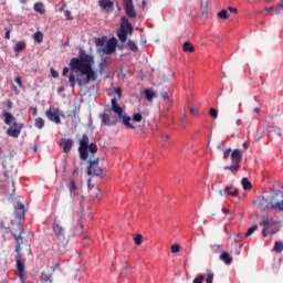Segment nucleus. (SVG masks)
<instances>
[{"mask_svg":"<svg viewBox=\"0 0 283 283\" xmlns=\"http://www.w3.org/2000/svg\"><path fill=\"white\" fill-rule=\"evenodd\" d=\"M94 59L90 55H81L73 57L70 62L69 84L70 87H75L76 83L80 87L97 81L98 75L92 69Z\"/></svg>","mask_w":283,"mask_h":283,"instance_id":"obj_1","label":"nucleus"},{"mask_svg":"<svg viewBox=\"0 0 283 283\" xmlns=\"http://www.w3.org/2000/svg\"><path fill=\"white\" fill-rule=\"evenodd\" d=\"M88 151L92 155L96 154V151H98V146L95 143L90 144V137L84 134L80 139L78 147L81 160H87V157L90 156Z\"/></svg>","mask_w":283,"mask_h":283,"instance_id":"obj_2","label":"nucleus"},{"mask_svg":"<svg viewBox=\"0 0 283 283\" xmlns=\"http://www.w3.org/2000/svg\"><path fill=\"white\" fill-rule=\"evenodd\" d=\"M111 104H112L111 112H114L115 114H117L123 125H125V127H127L128 129H136V126L132 124V117L123 114V108L120 107V105H118V101L115 97L112 98Z\"/></svg>","mask_w":283,"mask_h":283,"instance_id":"obj_3","label":"nucleus"},{"mask_svg":"<svg viewBox=\"0 0 283 283\" xmlns=\"http://www.w3.org/2000/svg\"><path fill=\"white\" fill-rule=\"evenodd\" d=\"M269 196L270 209H274L275 211H283V191L271 189L269 191Z\"/></svg>","mask_w":283,"mask_h":283,"instance_id":"obj_4","label":"nucleus"},{"mask_svg":"<svg viewBox=\"0 0 283 283\" xmlns=\"http://www.w3.org/2000/svg\"><path fill=\"white\" fill-rule=\"evenodd\" d=\"M127 34H134V27H132V23H129V20L126 17H123L119 31L117 32V36L122 43L127 41Z\"/></svg>","mask_w":283,"mask_h":283,"instance_id":"obj_5","label":"nucleus"},{"mask_svg":"<svg viewBox=\"0 0 283 283\" xmlns=\"http://www.w3.org/2000/svg\"><path fill=\"white\" fill-rule=\"evenodd\" d=\"M52 231L54 233V241L56 244H65V242H67V239H65V228L61 224V221H53Z\"/></svg>","mask_w":283,"mask_h":283,"instance_id":"obj_6","label":"nucleus"},{"mask_svg":"<svg viewBox=\"0 0 283 283\" xmlns=\"http://www.w3.org/2000/svg\"><path fill=\"white\" fill-rule=\"evenodd\" d=\"M14 240H15V253H21V244H23V227L21 223L15 224L14 228L10 229Z\"/></svg>","mask_w":283,"mask_h":283,"instance_id":"obj_7","label":"nucleus"},{"mask_svg":"<svg viewBox=\"0 0 283 283\" xmlns=\"http://www.w3.org/2000/svg\"><path fill=\"white\" fill-rule=\"evenodd\" d=\"M15 266L18 269L21 282L25 283V281L28 280V276H25V260L21 258V252L17 253L15 255Z\"/></svg>","mask_w":283,"mask_h":283,"instance_id":"obj_8","label":"nucleus"},{"mask_svg":"<svg viewBox=\"0 0 283 283\" xmlns=\"http://www.w3.org/2000/svg\"><path fill=\"white\" fill-rule=\"evenodd\" d=\"M98 158L94 160L91 159L88 161L87 176H97L98 178H103V168L98 167Z\"/></svg>","mask_w":283,"mask_h":283,"instance_id":"obj_9","label":"nucleus"},{"mask_svg":"<svg viewBox=\"0 0 283 283\" xmlns=\"http://www.w3.org/2000/svg\"><path fill=\"white\" fill-rule=\"evenodd\" d=\"M255 207H259L262 211L264 209H271V199L269 191L263 192L261 196L256 197V200H254Z\"/></svg>","mask_w":283,"mask_h":283,"instance_id":"obj_10","label":"nucleus"},{"mask_svg":"<svg viewBox=\"0 0 283 283\" xmlns=\"http://www.w3.org/2000/svg\"><path fill=\"white\" fill-rule=\"evenodd\" d=\"M124 10L129 19H136V8L134 7V0H122Z\"/></svg>","mask_w":283,"mask_h":283,"instance_id":"obj_11","label":"nucleus"},{"mask_svg":"<svg viewBox=\"0 0 283 283\" xmlns=\"http://www.w3.org/2000/svg\"><path fill=\"white\" fill-rule=\"evenodd\" d=\"M116 45H118V40H116V38H111L106 42V45L102 52H104V54H114V52H116Z\"/></svg>","mask_w":283,"mask_h":283,"instance_id":"obj_12","label":"nucleus"},{"mask_svg":"<svg viewBox=\"0 0 283 283\" xmlns=\"http://www.w3.org/2000/svg\"><path fill=\"white\" fill-rule=\"evenodd\" d=\"M45 116L49 118V120H52V123H55L56 125H61V117L59 116V109H55L52 112V108H49L45 112Z\"/></svg>","mask_w":283,"mask_h":283,"instance_id":"obj_13","label":"nucleus"},{"mask_svg":"<svg viewBox=\"0 0 283 283\" xmlns=\"http://www.w3.org/2000/svg\"><path fill=\"white\" fill-rule=\"evenodd\" d=\"M98 6L105 10V12H114V1L112 0H98Z\"/></svg>","mask_w":283,"mask_h":283,"instance_id":"obj_14","label":"nucleus"},{"mask_svg":"<svg viewBox=\"0 0 283 283\" xmlns=\"http://www.w3.org/2000/svg\"><path fill=\"white\" fill-rule=\"evenodd\" d=\"M60 146L63 148L64 154H70V151H72V148L74 147V140L71 138L63 139Z\"/></svg>","mask_w":283,"mask_h":283,"instance_id":"obj_15","label":"nucleus"},{"mask_svg":"<svg viewBox=\"0 0 283 283\" xmlns=\"http://www.w3.org/2000/svg\"><path fill=\"white\" fill-rule=\"evenodd\" d=\"M15 216L19 218V220H23L25 218V206L21 202H17L15 207Z\"/></svg>","mask_w":283,"mask_h":283,"instance_id":"obj_16","label":"nucleus"},{"mask_svg":"<svg viewBox=\"0 0 283 283\" xmlns=\"http://www.w3.org/2000/svg\"><path fill=\"white\" fill-rule=\"evenodd\" d=\"M231 163L237 165H240V163H242V150L234 149L231 153Z\"/></svg>","mask_w":283,"mask_h":283,"instance_id":"obj_17","label":"nucleus"},{"mask_svg":"<svg viewBox=\"0 0 283 283\" xmlns=\"http://www.w3.org/2000/svg\"><path fill=\"white\" fill-rule=\"evenodd\" d=\"M259 224L269 231V229L275 224V221H273V219L265 218Z\"/></svg>","mask_w":283,"mask_h":283,"instance_id":"obj_18","label":"nucleus"},{"mask_svg":"<svg viewBox=\"0 0 283 283\" xmlns=\"http://www.w3.org/2000/svg\"><path fill=\"white\" fill-rule=\"evenodd\" d=\"M7 134L12 138H19V136L21 135V127L20 126L18 128L10 127L7 130Z\"/></svg>","mask_w":283,"mask_h":283,"instance_id":"obj_19","label":"nucleus"},{"mask_svg":"<svg viewBox=\"0 0 283 283\" xmlns=\"http://www.w3.org/2000/svg\"><path fill=\"white\" fill-rule=\"evenodd\" d=\"M226 193H228V196H233L234 198L238 197V195L240 193V190H238V188L233 187V186H227L224 188Z\"/></svg>","mask_w":283,"mask_h":283,"instance_id":"obj_20","label":"nucleus"},{"mask_svg":"<svg viewBox=\"0 0 283 283\" xmlns=\"http://www.w3.org/2000/svg\"><path fill=\"white\" fill-rule=\"evenodd\" d=\"M71 196H78V186H76V180L71 179V185L69 186Z\"/></svg>","mask_w":283,"mask_h":283,"instance_id":"obj_21","label":"nucleus"},{"mask_svg":"<svg viewBox=\"0 0 283 283\" xmlns=\"http://www.w3.org/2000/svg\"><path fill=\"white\" fill-rule=\"evenodd\" d=\"M6 191L7 193H9L10 197L14 196V191H17V187L14 186L13 180L7 182Z\"/></svg>","mask_w":283,"mask_h":283,"instance_id":"obj_22","label":"nucleus"},{"mask_svg":"<svg viewBox=\"0 0 283 283\" xmlns=\"http://www.w3.org/2000/svg\"><path fill=\"white\" fill-rule=\"evenodd\" d=\"M144 94H145V98L148 99L150 103L151 101H154V98H156L158 95L156 94V92L149 90V88H146L144 91Z\"/></svg>","mask_w":283,"mask_h":283,"instance_id":"obj_23","label":"nucleus"},{"mask_svg":"<svg viewBox=\"0 0 283 283\" xmlns=\"http://www.w3.org/2000/svg\"><path fill=\"white\" fill-rule=\"evenodd\" d=\"M2 116H4V123L6 125H12V123L15 120L12 113L3 112Z\"/></svg>","mask_w":283,"mask_h":283,"instance_id":"obj_24","label":"nucleus"},{"mask_svg":"<svg viewBox=\"0 0 283 283\" xmlns=\"http://www.w3.org/2000/svg\"><path fill=\"white\" fill-rule=\"evenodd\" d=\"M241 185L243 187V189L245 191H249L251 189H253V185H251V181H249V179L247 177H244L242 180H241Z\"/></svg>","mask_w":283,"mask_h":283,"instance_id":"obj_25","label":"nucleus"},{"mask_svg":"<svg viewBox=\"0 0 283 283\" xmlns=\"http://www.w3.org/2000/svg\"><path fill=\"white\" fill-rule=\"evenodd\" d=\"M220 260L222 262H226V264H231V262H233V259L230 258L229 252H222L220 255Z\"/></svg>","mask_w":283,"mask_h":283,"instance_id":"obj_26","label":"nucleus"},{"mask_svg":"<svg viewBox=\"0 0 283 283\" xmlns=\"http://www.w3.org/2000/svg\"><path fill=\"white\" fill-rule=\"evenodd\" d=\"M40 280L43 283H52V274H46L45 272H41Z\"/></svg>","mask_w":283,"mask_h":283,"instance_id":"obj_27","label":"nucleus"},{"mask_svg":"<svg viewBox=\"0 0 283 283\" xmlns=\"http://www.w3.org/2000/svg\"><path fill=\"white\" fill-rule=\"evenodd\" d=\"M35 12H39V14H45V7L42 4V2H36L34 4Z\"/></svg>","mask_w":283,"mask_h":283,"instance_id":"obj_28","label":"nucleus"},{"mask_svg":"<svg viewBox=\"0 0 283 283\" xmlns=\"http://www.w3.org/2000/svg\"><path fill=\"white\" fill-rule=\"evenodd\" d=\"M102 118V123L104 125H106L107 127L112 126V119L109 118V115H107L106 113L101 115Z\"/></svg>","mask_w":283,"mask_h":283,"instance_id":"obj_29","label":"nucleus"},{"mask_svg":"<svg viewBox=\"0 0 283 283\" xmlns=\"http://www.w3.org/2000/svg\"><path fill=\"white\" fill-rule=\"evenodd\" d=\"M182 49L184 52H196V48H193V44H191V42H185Z\"/></svg>","mask_w":283,"mask_h":283,"instance_id":"obj_30","label":"nucleus"},{"mask_svg":"<svg viewBox=\"0 0 283 283\" xmlns=\"http://www.w3.org/2000/svg\"><path fill=\"white\" fill-rule=\"evenodd\" d=\"M35 127L38 129H43V127H45V119L42 117L35 118Z\"/></svg>","mask_w":283,"mask_h":283,"instance_id":"obj_31","label":"nucleus"},{"mask_svg":"<svg viewBox=\"0 0 283 283\" xmlns=\"http://www.w3.org/2000/svg\"><path fill=\"white\" fill-rule=\"evenodd\" d=\"M224 170L226 171H231L232 174L234 171H239L240 170V164H232V166H226Z\"/></svg>","mask_w":283,"mask_h":283,"instance_id":"obj_32","label":"nucleus"},{"mask_svg":"<svg viewBox=\"0 0 283 283\" xmlns=\"http://www.w3.org/2000/svg\"><path fill=\"white\" fill-rule=\"evenodd\" d=\"M127 48H128L132 52H138V45H136V42H134V40H128V41H127Z\"/></svg>","mask_w":283,"mask_h":283,"instance_id":"obj_33","label":"nucleus"},{"mask_svg":"<svg viewBox=\"0 0 283 283\" xmlns=\"http://www.w3.org/2000/svg\"><path fill=\"white\" fill-rule=\"evenodd\" d=\"M25 48H27L25 42L20 41L15 44L14 52H23V50H25Z\"/></svg>","mask_w":283,"mask_h":283,"instance_id":"obj_34","label":"nucleus"},{"mask_svg":"<svg viewBox=\"0 0 283 283\" xmlns=\"http://www.w3.org/2000/svg\"><path fill=\"white\" fill-rule=\"evenodd\" d=\"M274 251H275V253H282V251H283V241H276L274 243Z\"/></svg>","mask_w":283,"mask_h":283,"instance_id":"obj_35","label":"nucleus"},{"mask_svg":"<svg viewBox=\"0 0 283 283\" xmlns=\"http://www.w3.org/2000/svg\"><path fill=\"white\" fill-rule=\"evenodd\" d=\"M33 39L36 43H43V33L41 31L35 32Z\"/></svg>","mask_w":283,"mask_h":283,"instance_id":"obj_36","label":"nucleus"},{"mask_svg":"<svg viewBox=\"0 0 283 283\" xmlns=\"http://www.w3.org/2000/svg\"><path fill=\"white\" fill-rule=\"evenodd\" d=\"M143 120V114L137 113L133 115V118H130V123H140Z\"/></svg>","mask_w":283,"mask_h":283,"instance_id":"obj_37","label":"nucleus"},{"mask_svg":"<svg viewBox=\"0 0 283 283\" xmlns=\"http://www.w3.org/2000/svg\"><path fill=\"white\" fill-rule=\"evenodd\" d=\"M258 231V224L252 226L251 228L248 229L245 233V238H249V235H253Z\"/></svg>","mask_w":283,"mask_h":283,"instance_id":"obj_38","label":"nucleus"},{"mask_svg":"<svg viewBox=\"0 0 283 283\" xmlns=\"http://www.w3.org/2000/svg\"><path fill=\"white\" fill-rule=\"evenodd\" d=\"M219 19H229V12L227 10H221L218 12Z\"/></svg>","mask_w":283,"mask_h":283,"instance_id":"obj_39","label":"nucleus"},{"mask_svg":"<svg viewBox=\"0 0 283 283\" xmlns=\"http://www.w3.org/2000/svg\"><path fill=\"white\" fill-rule=\"evenodd\" d=\"M134 240L135 244H137V247H140V244H143V234H137Z\"/></svg>","mask_w":283,"mask_h":283,"instance_id":"obj_40","label":"nucleus"},{"mask_svg":"<svg viewBox=\"0 0 283 283\" xmlns=\"http://www.w3.org/2000/svg\"><path fill=\"white\" fill-rule=\"evenodd\" d=\"M233 150H231V148H228L223 151V160H229V156H231V153Z\"/></svg>","mask_w":283,"mask_h":283,"instance_id":"obj_41","label":"nucleus"},{"mask_svg":"<svg viewBox=\"0 0 283 283\" xmlns=\"http://www.w3.org/2000/svg\"><path fill=\"white\" fill-rule=\"evenodd\" d=\"M11 125H12L11 127L13 129H19V127H20V132H21V129H23V124L15 123V119L13 120V123Z\"/></svg>","mask_w":283,"mask_h":283,"instance_id":"obj_42","label":"nucleus"},{"mask_svg":"<svg viewBox=\"0 0 283 283\" xmlns=\"http://www.w3.org/2000/svg\"><path fill=\"white\" fill-rule=\"evenodd\" d=\"M205 282V275H199L198 277H196L192 283H202Z\"/></svg>","mask_w":283,"mask_h":283,"instance_id":"obj_43","label":"nucleus"},{"mask_svg":"<svg viewBox=\"0 0 283 283\" xmlns=\"http://www.w3.org/2000/svg\"><path fill=\"white\" fill-rule=\"evenodd\" d=\"M207 283H213V272H209L206 279Z\"/></svg>","mask_w":283,"mask_h":283,"instance_id":"obj_44","label":"nucleus"},{"mask_svg":"<svg viewBox=\"0 0 283 283\" xmlns=\"http://www.w3.org/2000/svg\"><path fill=\"white\" fill-rule=\"evenodd\" d=\"M209 114H210V116H212V118H218V109L210 108Z\"/></svg>","mask_w":283,"mask_h":283,"instance_id":"obj_45","label":"nucleus"},{"mask_svg":"<svg viewBox=\"0 0 283 283\" xmlns=\"http://www.w3.org/2000/svg\"><path fill=\"white\" fill-rule=\"evenodd\" d=\"M179 251H180V245L179 244L171 245V253H178Z\"/></svg>","mask_w":283,"mask_h":283,"instance_id":"obj_46","label":"nucleus"},{"mask_svg":"<svg viewBox=\"0 0 283 283\" xmlns=\"http://www.w3.org/2000/svg\"><path fill=\"white\" fill-rule=\"evenodd\" d=\"M64 15L66 17L67 21H72L73 17H72V12L70 10H65Z\"/></svg>","mask_w":283,"mask_h":283,"instance_id":"obj_47","label":"nucleus"},{"mask_svg":"<svg viewBox=\"0 0 283 283\" xmlns=\"http://www.w3.org/2000/svg\"><path fill=\"white\" fill-rule=\"evenodd\" d=\"M14 82L17 83V85H19V87H23V82L21 81V77H15Z\"/></svg>","mask_w":283,"mask_h":283,"instance_id":"obj_48","label":"nucleus"},{"mask_svg":"<svg viewBox=\"0 0 283 283\" xmlns=\"http://www.w3.org/2000/svg\"><path fill=\"white\" fill-rule=\"evenodd\" d=\"M211 249L212 251H216V249H219L220 253H222V245L214 244V245H211Z\"/></svg>","mask_w":283,"mask_h":283,"instance_id":"obj_49","label":"nucleus"},{"mask_svg":"<svg viewBox=\"0 0 283 283\" xmlns=\"http://www.w3.org/2000/svg\"><path fill=\"white\" fill-rule=\"evenodd\" d=\"M51 76H53V78H59V72H56L54 69H51Z\"/></svg>","mask_w":283,"mask_h":283,"instance_id":"obj_50","label":"nucleus"},{"mask_svg":"<svg viewBox=\"0 0 283 283\" xmlns=\"http://www.w3.org/2000/svg\"><path fill=\"white\" fill-rule=\"evenodd\" d=\"M115 94L120 98V96H123V90H120V87L115 88Z\"/></svg>","mask_w":283,"mask_h":283,"instance_id":"obj_51","label":"nucleus"},{"mask_svg":"<svg viewBox=\"0 0 283 283\" xmlns=\"http://www.w3.org/2000/svg\"><path fill=\"white\" fill-rule=\"evenodd\" d=\"M67 74H70V67L65 66L62 71V75L67 76Z\"/></svg>","mask_w":283,"mask_h":283,"instance_id":"obj_52","label":"nucleus"},{"mask_svg":"<svg viewBox=\"0 0 283 283\" xmlns=\"http://www.w3.org/2000/svg\"><path fill=\"white\" fill-rule=\"evenodd\" d=\"M95 43H96V45H98V46L104 45V42H103L102 39H97V40L95 41Z\"/></svg>","mask_w":283,"mask_h":283,"instance_id":"obj_53","label":"nucleus"},{"mask_svg":"<svg viewBox=\"0 0 283 283\" xmlns=\"http://www.w3.org/2000/svg\"><path fill=\"white\" fill-rule=\"evenodd\" d=\"M160 96L161 98H166V99L169 98V95L165 91L160 93Z\"/></svg>","mask_w":283,"mask_h":283,"instance_id":"obj_54","label":"nucleus"},{"mask_svg":"<svg viewBox=\"0 0 283 283\" xmlns=\"http://www.w3.org/2000/svg\"><path fill=\"white\" fill-rule=\"evenodd\" d=\"M228 10L230 12H233L234 14H238V9L233 8V7H229Z\"/></svg>","mask_w":283,"mask_h":283,"instance_id":"obj_55","label":"nucleus"},{"mask_svg":"<svg viewBox=\"0 0 283 283\" xmlns=\"http://www.w3.org/2000/svg\"><path fill=\"white\" fill-rule=\"evenodd\" d=\"M10 30H7L6 31V34H4V39H7L8 41H9V39H10Z\"/></svg>","mask_w":283,"mask_h":283,"instance_id":"obj_56","label":"nucleus"},{"mask_svg":"<svg viewBox=\"0 0 283 283\" xmlns=\"http://www.w3.org/2000/svg\"><path fill=\"white\" fill-rule=\"evenodd\" d=\"M218 149H224V142H221V144L218 145Z\"/></svg>","mask_w":283,"mask_h":283,"instance_id":"obj_57","label":"nucleus"},{"mask_svg":"<svg viewBox=\"0 0 283 283\" xmlns=\"http://www.w3.org/2000/svg\"><path fill=\"white\" fill-rule=\"evenodd\" d=\"M72 176H78V168H75L72 172Z\"/></svg>","mask_w":283,"mask_h":283,"instance_id":"obj_58","label":"nucleus"},{"mask_svg":"<svg viewBox=\"0 0 283 283\" xmlns=\"http://www.w3.org/2000/svg\"><path fill=\"white\" fill-rule=\"evenodd\" d=\"M189 112H190V114L196 115V108L189 107Z\"/></svg>","mask_w":283,"mask_h":283,"instance_id":"obj_59","label":"nucleus"},{"mask_svg":"<svg viewBox=\"0 0 283 283\" xmlns=\"http://www.w3.org/2000/svg\"><path fill=\"white\" fill-rule=\"evenodd\" d=\"M7 107H8L9 109H12V102L8 101V102H7Z\"/></svg>","mask_w":283,"mask_h":283,"instance_id":"obj_60","label":"nucleus"},{"mask_svg":"<svg viewBox=\"0 0 283 283\" xmlns=\"http://www.w3.org/2000/svg\"><path fill=\"white\" fill-rule=\"evenodd\" d=\"M36 114H38V109H36V107H35V108H33V111H32V116H36Z\"/></svg>","mask_w":283,"mask_h":283,"instance_id":"obj_61","label":"nucleus"},{"mask_svg":"<svg viewBox=\"0 0 283 283\" xmlns=\"http://www.w3.org/2000/svg\"><path fill=\"white\" fill-rule=\"evenodd\" d=\"M266 231H268V230H265V229L262 230V237H263V238H266Z\"/></svg>","mask_w":283,"mask_h":283,"instance_id":"obj_62","label":"nucleus"},{"mask_svg":"<svg viewBox=\"0 0 283 283\" xmlns=\"http://www.w3.org/2000/svg\"><path fill=\"white\" fill-rule=\"evenodd\" d=\"M243 148L249 149V144H247V142L243 143Z\"/></svg>","mask_w":283,"mask_h":283,"instance_id":"obj_63","label":"nucleus"},{"mask_svg":"<svg viewBox=\"0 0 283 283\" xmlns=\"http://www.w3.org/2000/svg\"><path fill=\"white\" fill-rule=\"evenodd\" d=\"M222 212L227 214V213H229V209L223 208V209H222Z\"/></svg>","mask_w":283,"mask_h":283,"instance_id":"obj_64","label":"nucleus"}]
</instances>
